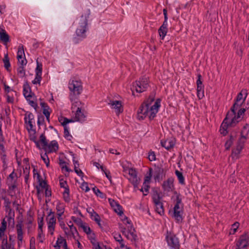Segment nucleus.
I'll return each instance as SVG.
<instances>
[{
  "instance_id": "nucleus-1",
  "label": "nucleus",
  "mask_w": 249,
  "mask_h": 249,
  "mask_svg": "<svg viewBox=\"0 0 249 249\" xmlns=\"http://www.w3.org/2000/svg\"><path fill=\"white\" fill-rule=\"evenodd\" d=\"M70 99L71 102L72 118L71 119L63 117L59 118V121L62 125L67 124L69 123H83L86 121L87 113L84 109V104L73 95H71Z\"/></svg>"
},
{
  "instance_id": "nucleus-2",
  "label": "nucleus",
  "mask_w": 249,
  "mask_h": 249,
  "mask_svg": "<svg viewBox=\"0 0 249 249\" xmlns=\"http://www.w3.org/2000/svg\"><path fill=\"white\" fill-rule=\"evenodd\" d=\"M160 106V99L155 101L153 96H150L138 110V118L143 120L148 117L150 120L153 119L158 112Z\"/></svg>"
},
{
  "instance_id": "nucleus-3",
  "label": "nucleus",
  "mask_w": 249,
  "mask_h": 249,
  "mask_svg": "<svg viewBox=\"0 0 249 249\" xmlns=\"http://www.w3.org/2000/svg\"><path fill=\"white\" fill-rule=\"evenodd\" d=\"M90 14V10L87 9L77 19V27L75 31L76 36L72 38V41L74 44L79 43L86 37V33L88 30V20Z\"/></svg>"
},
{
  "instance_id": "nucleus-4",
  "label": "nucleus",
  "mask_w": 249,
  "mask_h": 249,
  "mask_svg": "<svg viewBox=\"0 0 249 249\" xmlns=\"http://www.w3.org/2000/svg\"><path fill=\"white\" fill-rule=\"evenodd\" d=\"M246 111V108L240 109L237 111V115H234L233 111H229L227 114L226 118L222 123L220 129V131L223 135L227 133V129L228 126H234L236 123L241 120V116L243 115Z\"/></svg>"
},
{
  "instance_id": "nucleus-5",
  "label": "nucleus",
  "mask_w": 249,
  "mask_h": 249,
  "mask_svg": "<svg viewBox=\"0 0 249 249\" xmlns=\"http://www.w3.org/2000/svg\"><path fill=\"white\" fill-rule=\"evenodd\" d=\"M248 95L247 90L245 89H243L241 92L238 94L235 102L233 104L232 107L230 111H233L234 115H237V113L236 111L238 110V111L240 110L239 108L241 107L242 104L244 103ZM241 108H240L241 109Z\"/></svg>"
},
{
  "instance_id": "nucleus-6",
  "label": "nucleus",
  "mask_w": 249,
  "mask_h": 249,
  "mask_svg": "<svg viewBox=\"0 0 249 249\" xmlns=\"http://www.w3.org/2000/svg\"><path fill=\"white\" fill-rule=\"evenodd\" d=\"M148 87V79L146 77H143L133 83L131 89L132 92L135 90L138 93H141L145 91Z\"/></svg>"
},
{
  "instance_id": "nucleus-7",
  "label": "nucleus",
  "mask_w": 249,
  "mask_h": 249,
  "mask_svg": "<svg viewBox=\"0 0 249 249\" xmlns=\"http://www.w3.org/2000/svg\"><path fill=\"white\" fill-rule=\"evenodd\" d=\"M121 231L123 234L132 242H135L138 240V238L136 231L133 226L126 227H121Z\"/></svg>"
},
{
  "instance_id": "nucleus-8",
  "label": "nucleus",
  "mask_w": 249,
  "mask_h": 249,
  "mask_svg": "<svg viewBox=\"0 0 249 249\" xmlns=\"http://www.w3.org/2000/svg\"><path fill=\"white\" fill-rule=\"evenodd\" d=\"M46 221L47 225L48 232L51 235H53L56 224V220L55 217L54 213L52 210L49 211L48 214L46 217Z\"/></svg>"
},
{
  "instance_id": "nucleus-9",
  "label": "nucleus",
  "mask_w": 249,
  "mask_h": 249,
  "mask_svg": "<svg viewBox=\"0 0 249 249\" xmlns=\"http://www.w3.org/2000/svg\"><path fill=\"white\" fill-rule=\"evenodd\" d=\"M69 89L74 94H80L83 89L81 80L75 78L71 79L69 83Z\"/></svg>"
},
{
  "instance_id": "nucleus-10",
  "label": "nucleus",
  "mask_w": 249,
  "mask_h": 249,
  "mask_svg": "<svg viewBox=\"0 0 249 249\" xmlns=\"http://www.w3.org/2000/svg\"><path fill=\"white\" fill-rule=\"evenodd\" d=\"M15 228L17 234V244L18 247H20L23 244L24 235L25 234L23 221L21 220L18 221L16 225Z\"/></svg>"
},
{
  "instance_id": "nucleus-11",
  "label": "nucleus",
  "mask_w": 249,
  "mask_h": 249,
  "mask_svg": "<svg viewBox=\"0 0 249 249\" xmlns=\"http://www.w3.org/2000/svg\"><path fill=\"white\" fill-rule=\"evenodd\" d=\"M124 171L129 175L128 180L134 185L137 187L140 181V178L137 176V172L136 170L132 168H124Z\"/></svg>"
},
{
  "instance_id": "nucleus-12",
  "label": "nucleus",
  "mask_w": 249,
  "mask_h": 249,
  "mask_svg": "<svg viewBox=\"0 0 249 249\" xmlns=\"http://www.w3.org/2000/svg\"><path fill=\"white\" fill-rule=\"evenodd\" d=\"M59 185L63 189L62 195L64 200L66 202H69L71 200L70 191L67 181L63 178L60 179Z\"/></svg>"
},
{
  "instance_id": "nucleus-13",
  "label": "nucleus",
  "mask_w": 249,
  "mask_h": 249,
  "mask_svg": "<svg viewBox=\"0 0 249 249\" xmlns=\"http://www.w3.org/2000/svg\"><path fill=\"white\" fill-rule=\"evenodd\" d=\"M166 239L171 249H179L178 240L174 234L167 232Z\"/></svg>"
},
{
  "instance_id": "nucleus-14",
  "label": "nucleus",
  "mask_w": 249,
  "mask_h": 249,
  "mask_svg": "<svg viewBox=\"0 0 249 249\" xmlns=\"http://www.w3.org/2000/svg\"><path fill=\"white\" fill-rule=\"evenodd\" d=\"M183 207L181 200L177 199V203L174 208V217L178 222L182 220Z\"/></svg>"
},
{
  "instance_id": "nucleus-15",
  "label": "nucleus",
  "mask_w": 249,
  "mask_h": 249,
  "mask_svg": "<svg viewBox=\"0 0 249 249\" xmlns=\"http://www.w3.org/2000/svg\"><path fill=\"white\" fill-rule=\"evenodd\" d=\"M65 205L63 202L57 201L56 205V210L57 212V216L58 221L60 222V226H64L63 221V215L65 212Z\"/></svg>"
},
{
  "instance_id": "nucleus-16",
  "label": "nucleus",
  "mask_w": 249,
  "mask_h": 249,
  "mask_svg": "<svg viewBox=\"0 0 249 249\" xmlns=\"http://www.w3.org/2000/svg\"><path fill=\"white\" fill-rule=\"evenodd\" d=\"M37 66L35 70L36 76L35 79L32 81V83L34 85H40V82L42 79V65L39 63L38 60H36Z\"/></svg>"
},
{
  "instance_id": "nucleus-17",
  "label": "nucleus",
  "mask_w": 249,
  "mask_h": 249,
  "mask_svg": "<svg viewBox=\"0 0 249 249\" xmlns=\"http://www.w3.org/2000/svg\"><path fill=\"white\" fill-rule=\"evenodd\" d=\"M249 243V236L245 234L240 236L236 243V249H246Z\"/></svg>"
},
{
  "instance_id": "nucleus-18",
  "label": "nucleus",
  "mask_w": 249,
  "mask_h": 249,
  "mask_svg": "<svg viewBox=\"0 0 249 249\" xmlns=\"http://www.w3.org/2000/svg\"><path fill=\"white\" fill-rule=\"evenodd\" d=\"M111 108L113 109L116 114L118 115L123 111L122 102L117 100H111L108 103Z\"/></svg>"
},
{
  "instance_id": "nucleus-19",
  "label": "nucleus",
  "mask_w": 249,
  "mask_h": 249,
  "mask_svg": "<svg viewBox=\"0 0 249 249\" xmlns=\"http://www.w3.org/2000/svg\"><path fill=\"white\" fill-rule=\"evenodd\" d=\"M65 233L67 235L68 238L73 240H77V238L79 237L78 232L74 226H71V230L68 231L67 228H63Z\"/></svg>"
},
{
  "instance_id": "nucleus-20",
  "label": "nucleus",
  "mask_w": 249,
  "mask_h": 249,
  "mask_svg": "<svg viewBox=\"0 0 249 249\" xmlns=\"http://www.w3.org/2000/svg\"><path fill=\"white\" fill-rule=\"evenodd\" d=\"M33 173L34 179L36 180L39 184V186L37 187V192H39L40 188H45L46 182L41 178L37 170L35 167L34 168Z\"/></svg>"
},
{
  "instance_id": "nucleus-21",
  "label": "nucleus",
  "mask_w": 249,
  "mask_h": 249,
  "mask_svg": "<svg viewBox=\"0 0 249 249\" xmlns=\"http://www.w3.org/2000/svg\"><path fill=\"white\" fill-rule=\"evenodd\" d=\"M24 121L26 129L34 127L35 122L34 116L32 113L27 112L25 113Z\"/></svg>"
},
{
  "instance_id": "nucleus-22",
  "label": "nucleus",
  "mask_w": 249,
  "mask_h": 249,
  "mask_svg": "<svg viewBox=\"0 0 249 249\" xmlns=\"http://www.w3.org/2000/svg\"><path fill=\"white\" fill-rule=\"evenodd\" d=\"M43 149L47 153L55 152L58 149V144L56 141L53 140L49 144L47 143L45 146L43 147Z\"/></svg>"
},
{
  "instance_id": "nucleus-23",
  "label": "nucleus",
  "mask_w": 249,
  "mask_h": 249,
  "mask_svg": "<svg viewBox=\"0 0 249 249\" xmlns=\"http://www.w3.org/2000/svg\"><path fill=\"white\" fill-rule=\"evenodd\" d=\"M162 187L163 190L166 192H172L174 190V179L172 178H169L163 181Z\"/></svg>"
},
{
  "instance_id": "nucleus-24",
  "label": "nucleus",
  "mask_w": 249,
  "mask_h": 249,
  "mask_svg": "<svg viewBox=\"0 0 249 249\" xmlns=\"http://www.w3.org/2000/svg\"><path fill=\"white\" fill-rule=\"evenodd\" d=\"M27 129L29 134V138L30 140L35 142L37 147H40V142L37 139L36 130L34 128V127L27 128Z\"/></svg>"
},
{
  "instance_id": "nucleus-25",
  "label": "nucleus",
  "mask_w": 249,
  "mask_h": 249,
  "mask_svg": "<svg viewBox=\"0 0 249 249\" xmlns=\"http://www.w3.org/2000/svg\"><path fill=\"white\" fill-rule=\"evenodd\" d=\"M160 143L162 146L169 150L174 147L175 144V141L174 139H167L165 141L161 140Z\"/></svg>"
},
{
  "instance_id": "nucleus-26",
  "label": "nucleus",
  "mask_w": 249,
  "mask_h": 249,
  "mask_svg": "<svg viewBox=\"0 0 249 249\" xmlns=\"http://www.w3.org/2000/svg\"><path fill=\"white\" fill-rule=\"evenodd\" d=\"M7 229V221L5 218L3 219L1 222V225L0 227V240L2 238H5V232Z\"/></svg>"
},
{
  "instance_id": "nucleus-27",
  "label": "nucleus",
  "mask_w": 249,
  "mask_h": 249,
  "mask_svg": "<svg viewBox=\"0 0 249 249\" xmlns=\"http://www.w3.org/2000/svg\"><path fill=\"white\" fill-rule=\"evenodd\" d=\"M67 246V244L66 240L60 236L57 238L56 245H55L54 247L55 249H59L60 248H62L63 249Z\"/></svg>"
},
{
  "instance_id": "nucleus-28",
  "label": "nucleus",
  "mask_w": 249,
  "mask_h": 249,
  "mask_svg": "<svg viewBox=\"0 0 249 249\" xmlns=\"http://www.w3.org/2000/svg\"><path fill=\"white\" fill-rule=\"evenodd\" d=\"M249 134V125L246 124L243 127L241 132L240 139L246 141L248 139Z\"/></svg>"
},
{
  "instance_id": "nucleus-29",
  "label": "nucleus",
  "mask_w": 249,
  "mask_h": 249,
  "mask_svg": "<svg viewBox=\"0 0 249 249\" xmlns=\"http://www.w3.org/2000/svg\"><path fill=\"white\" fill-rule=\"evenodd\" d=\"M163 172V169L162 168L158 167L156 169L154 174V178L156 181H159L161 180Z\"/></svg>"
},
{
  "instance_id": "nucleus-30",
  "label": "nucleus",
  "mask_w": 249,
  "mask_h": 249,
  "mask_svg": "<svg viewBox=\"0 0 249 249\" xmlns=\"http://www.w3.org/2000/svg\"><path fill=\"white\" fill-rule=\"evenodd\" d=\"M40 105L43 108V113L46 116L48 121L49 120V117L50 115V108L45 103H41Z\"/></svg>"
},
{
  "instance_id": "nucleus-31",
  "label": "nucleus",
  "mask_w": 249,
  "mask_h": 249,
  "mask_svg": "<svg viewBox=\"0 0 249 249\" xmlns=\"http://www.w3.org/2000/svg\"><path fill=\"white\" fill-rule=\"evenodd\" d=\"M89 213L90 214L91 218L95 221L100 227H101V219L99 215L93 210H91V211Z\"/></svg>"
},
{
  "instance_id": "nucleus-32",
  "label": "nucleus",
  "mask_w": 249,
  "mask_h": 249,
  "mask_svg": "<svg viewBox=\"0 0 249 249\" xmlns=\"http://www.w3.org/2000/svg\"><path fill=\"white\" fill-rule=\"evenodd\" d=\"M152 199L154 204L162 202V197L158 191H154L152 195Z\"/></svg>"
},
{
  "instance_id": "nucleus-33",
  "label": "nucleus",
  "mask_w": 249,
  "mask_h": 249,
  "mask_svg": "<svg viewBox=\"0 0 249 249\" xmlns=\"http://www.w3.org/2000/svg\"><path fill=\"white\" fill-rule=\"evenodd\" d=\"M0 39L5 44L9 41V36L4 30L0 32Z\"/></svg>"
},
{
  "instance_id": "nucleus-34",
  "label": "nucleus",
  "mask_w": 249,
  "mask_h": 249,
  "mask_svg": "<svg viewBox=\"0 0 249 249\" xmlns=\"http://www.w3.org/2000/svg\"><path fill=\"white\" fill-rule=\"evenodd\" d=\"M122 221L123 222V225L121 227H126L130 226H133L131 221L128 219L127 217L123 214L120 215Z\"/></svg>"
},
{
  "instance_id": "nucleus-35",
  "label": "nucleus",
  "mask_w": 249,
  "mask_h": 249,
  "mask_svg": "<svg viewBox=\"0 0 249 249\" xmlns=\"http://www.w3.org/2000/svg\"><path fill=\"white\" fill-rule=\"evenodd\" d=\"M17 179V174L13 171L8 176L7 178V182L11 185L14 184Z\"/></svg>"
},
{
  "instance_id": "nucleus-36",
  "label": "nucleus",
  "mask_w": 249,
  "mask_h": 249,
  "mask_svg": "<svg viewBox=\"0 0 249 249\" xmlns=\"http://www.w3.org/2000/svg\"><path fill=\"white\" fill-rule=\"evenodd\" d=\"M155 206L156 211L160 215L164 213V209L162 202H160L154 204Z\"/></svg>"
},
{
  "instance_id": "nucleus-37",
  "label": "nucleus",
  "mask_w": 249,
  "mask_h": 249,
  "mask_svg": "<svg viewBox=\"0 0 249 249\" xmlns=\"http://www.w3.org/2000/svg\"><path fill=\"white\" fill-rule=\"evenodd\" d=\"M152 176V169L151 168L149 169L148 171L146 173L144 180L143 183L145 184H149L150 180Z\"/></svg>"
},
{
  "instance_id": "nucleus-38",
  "label": "nucleus",
  "mask_w": 249,
  "mask_h": 249,
  "mask_svg": "<svg viewBox=\"0 0 249 249\" xmlns=\"http://www.w3.org/2000/svg\"><path fill=\"white\" fill-rule=\"evenodd\" d=\"M245 142V140L240 139L238 144L237 145L236 148L234 151V152L236 154H238L240 153L241 151L243 148Z\"/></svg>"
},
{
  "instance_id": "nucleus-39",
  "label": "nucleus",
  "mask_w": 249,
  "mask_h": 249,
  "mask_svg": "<svg viewBox=\"0 0 249 249\" xmlns=\"http://www.w3.org/2000/svg\"><path fill=\"white\" fill-rule=\"evenodd\" d=\"M40 142V147H38L39 149H43V147L45 146L48 143L47 139L44 134H42L39 137V141H38Z\"/></svg>"
},
{
  "instance_id": "nucleus-40",
  "label": "nucleus",
  "mask_w": 249,
  "mask_h": 249,
  "mask_svg": "<svg viewBox=\"0 0 249 249\" xmlns=\"http://www.w3.org/2000/svg\"><path fill=\"white\" fill-rule=\"evenodd\" d=\"M197 95L199 99H202L204 96V86L197 85Z\"/></svg>"
},
{
  "instance_id": "nucleus-41",
  "label": "nucleus",
  "mask_w": 249,
  "mask_h": 249,
  "mask_svg": "<svg viewBox=\"0 0 249 249\" xmlns=\"http://www.w3.org/2000/svg\"><path fill=\"white\" fill-rule=\"evenodd\" d=\"M113 236L114 239L118 243L117 246H120L121 245V244H124V240H123V239L120 234L117 233H113Z\"/></svg>"
},
{
  "instance_id": "nucleus-42",
  "label": "nucleus",
  "mask_w": 249,
  "mask_h": 249,
  "mask_svg": "<svg viewBox=\"0 0 249 249\" xmlns=\"http://www.w3.org/2000/svg\"><path fill=\"white\" fill-rule=\"evenodd\" d=\"M3 62L4 66L5 68L8 71H10L11 65H10V62H9V58L8 57V54H5L4 57V58L3 59Z\"/></svg>"
},
{
  "instance_id": "nucleus-43",
  "label": "nucleus",
  "mask_w": 249,
  "mask_h": 249,
  "mask_svg": "<svg viewBox=\"0 0 249 249\" xmlns=\"http://www.w3.org/2000/svg\"><path fill=\"white\" fill-rule=\"evenodd\" d=\"M176 175L177 176L179 183L182 185L185 184L184 178L183 176L182 173L178 170H176L175 172Z\"/></svg>"
},
{
  "instance_id": "nucleus-44",
  "label": "nucleus",
  "mask_w": 249,
  "mask_h": 249,
  "mask_svg": "<svg viewBox=\"0 0 249 249\" xmlns=\"http://www.w3.org/2000/svg\"><path fill=\"white\" fill-rule=\"evenodd\" d=\"M11 245L8 244L7 236L3 238L1 242V249H10Z\"/></svg>"
},
{
  "instance_id": "nucleus-45",
  "label": "nucleus",
  "mask_w": 249,
  "mask_h": 249,
  "mask_svg": "<svg viewBox=\"0 0 249 249\" xmlns=\"http://www.w3.org/2000/svg\"><path fill=\"white\" fill-rule=\"evenodd\" d=\"M239 225V224L238 222H235L233 224H232L231 228L229 231L230 234H234L236 232L238 228Z\"/></svg>"
},
{
  "instance_id": "nucleus-46",
  "label": "nucleus",
  "mask_w": 249,
  "mask_h": 249,
  "mask_svg": "<svg viewBox=\"0 0 249 249\" xmlns=\"http://www.w3.org/2000/svg\"><path fill=\"white\" fill-rule=\"evenodd\" d=\"M167 32V28L160 27L159 30V33L161 39H163Z\"/></svg>"
},
{
  "instance_id": "nucleus-47",
  "label": "nucleus",
  "mask_w": 249,
  "mask_h": 249,
  "mask_svg": "<svg viewBox=\"0 0 249 249\" xmlns=\"http://www.w3.org/2000/svg\"><path fill=\"white\" fill-rule=\"evenodd\" d=\"M23 94L26 98L31 97V92L28 86H24Z\"/></svg>"
},
{
  "instance_id": "nucleus-48",
  "label": "nucleus",
  "mask_w": 249,
  "mask_h": 249,
  "mask_svg": "<svg viewBox=\"0 0 249 249\" xmlns=\"http://www.w3.org/2000/svg\"><path fill=\"white\" fill-rule=\"evenodd\" d=\"M71 219L79 227H81L85 223L82 221V220L80 218L78 217L72 216Z\"/></svg>"
},
{
  "instance_id": "nucleus-49",
  "label": "nucleus",
  "mask_w": 249,
  "mask_h": 249,
  "mask_svg": "<svg viewBox=\"0 0 249 249\" xmlns=\"http://www.w3.org/2000/svg\"><path fill=\"white\" fill-rule=\"evenodd\" d=\"M67 124L63 125L64 126V137L68 140L71 141L72 138V136L70 134L68 130V128L66 126Z\"/></svg>"
},
{
  "instance_id": "nucleus-50",
  "label": "nucleus",
  "mask_w": 249,
  "mask_h": 249,
  "mask_svg": "<svg viewBox=\"0 0 249 249\" xmlns=\"http://www.w3.org/2000/svg\"><path fill=\"white\" fill-rule=\"evenodd\" d=\"M87 235L89 239L90 240V242L92 244L94 242L97 241L96 239L95 234L93 231H92Z\"/></svg>"
},
{
  "instance_id": "nucleus-51",
  "label": "nucleus",
  "mask_w": 249,
  "mask_h": 249,
  "mask_svg": "<svg viewBox=\"0 0 249 249\" xmlns=\"http://www.w3.org/2000/svg\"><path fill=\"white\" fill-rule=\"evenodd\" d=\"M234 140V138L232 136H231L229 140H228L225 143V148L227 150H228L230 149L231 146L233 143V142Z\"/></svg>"
},
{
  "instance_id": "nucleus-52",
  "label": "nucleus",
  "mask_w": 249,
  "mask_h": 249,
  "mask_svg": "<svg viewBox=\"0 0 249 249\" xmlns=\"http://www.w3.org/2000/svg\"><path fill=\"white\" fill-rule=\"evenodd\" d=\"M80 228H81L83 231L87 234H89L90 232L92 231L89 227L88 225L87 224L84 223Z\"/></svg>"
},
{
  "instance_id": "nucleus-53",
  "label": "nucleus",
  "mask_w": 249,
  "mask_h": 249,
  "mask_svg": "<svg viewBox=\"0 0 249 249\" xmlns=\"http://www.w3.org/2000/svg\"><path fill=\"white\" fill-rule=\"evenodd\" d=\"M3 199L4 200V206L6 207V209H10L11 202L9 199V198L5 196L3 197Z\"/></svg>"
},
{
  "instance_id": "nucleus-54",
  "label": "nucleus",
  "mask_w": 249,
  "mask_h": 249,
  "mask_svg": "<svg viewBox=\"0 0 249 249\" xmlns=\"http://www.w3.org/2000/svg\"><path fill=\"white\" fill-rule=\"evenodd\" d=\"M112 208L114 209V211L120 215H121L122 214H123L122 207L119 203L117 204V206L113 207Z\"/></svg>"
},
{
  "instance_id": "nucleus-55",
  "label": "nucleus",
  "mask_w": 249,
  "mask_h": 249,
  "mask_svg": "<svg viewBox=\"0 0 249 249\" xmlns=\"http://www.w3.org/2000/svg\"><path fill=\"white\" fill-rule=\"evenodd\" d=\"M43 189H45V194L46 197H50L51 196V195H52L51 194V190L49 189L48 186H47V184L46 185L45 188H40V190H39V192H38V193H39V192L42 191Z\"/></svg>"
},
{
  "instance_id": "nucleus-56",
  "label": "nucleus",
  "mask_w": 249,
  "mask_h": 249,
  "mask_svg": "<svg viewBox=\"0 0 249 249\" xmlns=\"http://www.w3.org/2000/svg\"><path fill=\"white\" fill-rule=\"evenodd\" d=\"M41 158L42 160L44 161V163L46 164V165L47 167L49 166V159L46 153H45L43 155H42Z\"/></svg>"
},
{
  "instance_id": "nucleus-57",
  "label": "nucleus",
  "mask_w": 249,
  "mask_h": 249,
  "mask_svg": "<svg viewBox=\"0 0 249 249\" xmlns=\"http://www.w3.org/2000/svg\"><path fill=\"white\" fill-rule=\"evenodd\" d=\"M1 159L3 163V167L4 168H7L8 164V160L7 159L6 156L5 154H3L1 156Z\"/></svg>"
},
{
  "instance_id": "nucleus-58",
  "label": "nucleus",
  "mask_w": 249,
  "mask_h": 249,
  "mask_svg": "<svg viewBox=\"0 0 249 249\" xmlns=\"http://www.w3.org/2000/svg\"><path fill=\"white\" fill-rule=\"evenodd\" d=\"M100 169H101V170L104 172V173H105L106 177L109 180L111 179V176L110 175V172L107 170L106 169H105L103 166H100Z\"/></svg>"
},
{
  "instance_id": "nucleus-59",
  "label": "nucleus",
  "mask_w": 249,
  "mask_h": 249,
  "mask_svg": "<svg viewBox=\"0 0 249 249\" xmlns=\"http://www.w3.org/2000/svg\"><path fill=\"white\" fill-rule=\"evenodd\" d=\"M44 239V235L43 233L42 230L38 231L37 239L40 242H43Z\"/></svg>"
},
{
  "instance_id": "nucleus-60",
  "label": "nucleus",
  "mask_w": 249,
  "mask_h": 249,
  "mask_svg": "<svg viewBox=\"0 0 249 249\" xmlns=\"http://www.w3.org/2000/svg\"><path fill=\"white\" fill-rule=\"evenodd\" d=\"M17 55H25L23 45H20L18 46Z\"/></svg>"
},
{
  "instance_id": "nucleus-61",
  "label": "nucleus",
  "mask_w": 249,
  "mask_h": 249,
  "mask_svg": "<svg viewBox=\"0 0 249 249\" xmlns=\"http://www.w3.org/2000/svg\"><path fill=\"white\" fill-rule=\"evenodd\" d=\"M149 188V184H145L143 183V186L142 188V189H141V191L143 192L144 191L145 192V193L143 194V195L144 196H146L147 195V193L148 192Z\"/></svg>"
},
{
  "instance_id": "nucleus-62",
  "label": "nucleus",
  "mask_w": 249,
  "mask_h": 249,
  "mask_svg": "<svg viewBox=\"0 0 249 249\" xmlns=\"http://www.w3.org/2000/svg\"><path fill=\"white\" fill-rule=\"evenodd\" d=\"M81 188L85 191L86 192H88L89 191V188L88 186V184L87 182H84L81 184Z\"/></svg>"
},
{
  "instance_id": "nucleus-63",
  "label": "nucleus",
  "mask_w": 249,
  "mask_h": 249,
  "mask_svg": "<svg viewBox=\"0 0 249 249\" xmlns=\"http://www.w3.org/2000/svg\"><path fill=\"white\" fill-rule=\"evenodd\" d=\"M148 159L150 161H154L156 160V155L153 151H150L148 154Z\"/></svg>"
},
{
  "instance_id": "nucleus-64",
  "label": "nucleus",
  "mask_w": 249,
  "mask_h": 249,
  "mask_svg": "<svg viewBox=\"0 0 249 249\" xmlns=\"http://www.w3.org/2000/svg\"><path fill=\"white\" fill-rule=\"evenodd\" d=\"M117 249H131V248L124 244H121L120 246H117Z\"/></svg>"
}]
</instances>
